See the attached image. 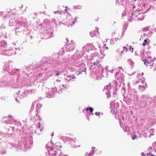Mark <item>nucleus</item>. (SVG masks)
<instances>
[{"instance_id":"f257e3e1","label":"nucleus","mask_w":156,"mask_h":156,"mask_svg":"<svg viewBox=\"0 0 156 156\" xmlns=\"http://www.w3.org/2000/svg\"><path fill=\"white\" fill-rule=\"evenodd\" d=\"M74 20V19H73L70 16H69L65 20V23L68 26H72L75 23Z\"/></svg>"},{"instance_id":"f03ea898","label":"nucleus","mask_w":156,"mask_h":156,"mask_svg":"<svg viewBox=\"0 0 156 156\" xmlns=\"http://www.w3.org/2000/svg\"><path fill=\"white\" fill-rule=\"evenodd\" d=\"M143 61L144 62V64L147 65V66H148L149 69H151L153 71H154L155 70V66H154V63H153L151 65H148V64H149L150 63L147 62L146 60H143Z\"/></svg>"},{"instance_id":"7ed1b4c3","label":"nucleus","mask_w":156,"mask_h":156,"mask_svg":"<svg viewBox=\"0 0 156 156\" xmlns=\"http://www.w3.org/2000/svg\"><path fill=\"white\" fill-rule=\"evenodd\" d=\"M98 34H99L98 31L95 30H93L90 33V34L92 37L96 36Z\"/></svg>"},{"instance_id":"20e7f679","label":"nucleus","mask_w":156,"mask_h":156,"mask_svg":"<svg viewBox=\"0 0 156 156\" xmlns=\"http://www.w3.org/2000/svg\"><path fill=\"white\" fill-rule=\"evenodd\" d=\"M137 20H142L144 19V16L143 14L141 13L139 14V15H137Z\"/></svg>"},{"instance_id":"39448f33","label":"nucleus","mask_w":156,"mask_h":156,"mask_svg":"<svg viewBox=\"0 0 156 156\" xmlns=\"http://www.w3.org/2000/svg\"><path fill=\"white\" fill-rule=\"evenodd\" d=\"M139 90H141V91L144 90L146 87H147V86L146 85V83H145V85H139Z\"/></svg>"},{"instance_id":"423d86ee","label":"nucleus","mask_w":156,"mask_h":156,"mask_svg":"<svg viewBox=\"0 0 156 156\" xmlns=\"http://www.w3.org/2000/svg\"><path fill=\"white\" fill-rule=\"evenodd\" d=\"M128 62L132 66H133L134 64V62L130 59H129L128 60Z\"/></svg>"},{"instance_id":"0eeeda50","label":"nucleus","mask_w":156,"mask_h":156,"mask_svg":"<svg viewBox=\"0 0 156 156\" xmlns=\"http://www.w3.org/2000/svg\"><path fill=\"white\" fill-rule=\"evenodd\" d=\"M85 109L87 111L89 110L90 112H92L93 111V109L91 107L87 108H86V109Z\"/></svg>"},{"instance_id":"6e6552de","label":"nucleus","mask_w":156,"mask_h":156,"mask_svg":"<svg viewBox=\"0 0 156 156\" xmlns=\"http://www.w3.org/2000/svg\"><path fill=\"white\" fill-rule=\"evenodd\" d=\"M148 156H156V151L154 154H152L151 152L149 153L148 154Z\"/></svg>"},{"instance_id":"1a4fd4ad","label":"nucleus","mask_w":156,"mask_h":156,"mask_svg":"<svg viewBox=\"0 0 156 156\" xmlns=\"http://www.w3.org/2000/svg\"><path fill=\"white\" fill-rule=\"evenodd\" d=\"M99 63V62L98 60H96L94 61V66L97 65Z\"/></svg>"},{"instance_id":"9d476101","label":"nucleus","mask_w":156,"mask_h":156,"mask_svg":"<svg viewBox=\"0 0 156 156\" xmlns=\"http://www.w3.org/2000/svg\"><path fill=\"white\" fill-rule=\"evenodd\" d=\"M148 39H145L144 40V42L142 44L144 46H145V45H146V43L147 42V41L148 40Z\"/></svg>"},{"instance_id":"9b49d317","label":"nucleus","mask_w":156,"mask_h":156,"mask_svg":"<svg viewBox=\"0 0 156 156\" xmlns=\"http://www.w3.org/2000/svg\"><path fill=\"white\" fill-rule=\"evenodd\" d=\"M129 50L132 52H133V48L132 47V46H129Z\"/></svg>"},{"instance_id":"f8f14e48","label":"nucleus","mask_w":156,"mask_h":156,"mask_svg":"<svg viewBox=\"0 0 156 156\" xmlns=\"http://www.w3.org/2000/svg\"><path fill=\"white\" fill-rule=\"evenodd\" d=\"M137 138V136L136 135H135L133 136V137H132V138L133 140H134L135 139Z\"/></svg>"},{"instance_id":"ddd939ff","label":"nucleus","mask_w":156,"mask_h":156,"mask_svg":"<svg viewBox=\"0 0 156 156\" xmlns=\"http://www.w3.org/2000/svg\"><path fill=\"white\" fill-rule=\"evenodd\" d=\"M123 48L124 49H124H125L126 50V51H128V48L126 46H124L123 47Z\"/></svg>"},{"instance_id":"4468645a","label":"nucleus","mask_w":156,"mask_h":156,"mask_svg":"<svg viewBox=\"0 0 156 156\" xmlns=\"http://www.w3.org/2000/svg\"><path fill=\"white\" fill-rule=\"evenodd\" d=\"M60 72H57V73H56V76H59V75H60Z\"/></svg>"},{"instance_id":"2eb2a0df","label":"nucleus","mask_w":156,"mask_h":156,"mask_svg":"<svg viewBox=\"0 0 156 156\" xmlns=\"http://www.w3.org/2000/svg\"><path fill=\"white\" fill-rule=\"evenodd\" d=\"M95 114L97 115H100V113H97V112H96L95 113Z\"/></svg>"},{"instance_id":"dca6fc26","label":"nucleus","mask_w":156,"mask_h":156,"mask_svg":"<svg viewBox=\"0 0 156 156\" xmlns=\"http://www.w3.org/2000/svg\"><path fill=\"white\" fill-rule=\"evenodd\" d=\"M8 117H9V119H10V118H12V116H9H9H8Z\"/></svg>"},{"instance_id":"f3484780","label":"nucleus","mask_w":156,"mask_h":156,"mask_svg":"<svg viewBox=\"0 0 156 156\" xmlns=\"http://www.w3.org/2000/svg\"><path fill=\"white\" fill-rule=\"evenodd\" d=\"M62 86L64 87H65V85H64V84H62Z\"/></svg>"},{"instance_id":"a211bd4d","label":"nucleus","mask_w":156,"mask_h":156,"mask_svg":"<svg viewBox=\"0 0 156 156\" xmlns=\"http://www.w3.org/2000/svg\"><path fill=\"white\" fill-rule=\"evenodd\" d=\"M149 41H148L147 42V44H149Z\"/></svg>"},{"instance_id":"6ab92c4d","label":"nucleus","mask_w":156,"mask_h":156,"mask_svg":"<svg viewBox=\"0 0 156 156\" xmlns=\"http://www.w3.org/2000/svg\"><path fill=\"white\" fill-rule=\"evenodd\" d=\"M106 49H108V48L107 47H106Z\"/></svg>"},{"instance_id":"aec40b11","label":"nucleus","mask_w":156,"mask_h":156,"mask_svg":"<svg viewBox=\"0 0 156 156\" xmlns=\"http://www.w3.org/2000/svg\"><path fill=\"white\" fill-rule=\"evenodd\" d=\"M41 74H40V73L39 74H38V76H40V75H41Z\"/></svg>"},{"instance_id":"412c9836","label":"nucleus","mask_w":156,"mask_h":156,"mask_svg":"<svg viewBox=\"0 0 156 156\" xmlns=\"http://www.w3.org/2000/svg\"><path fill=\"white\" fill-rule=\"evenodd\" d=\"M87 155V154H85V156H86Z\"/></svg>"},{"instance_id":"4be33fe9","label":"nucleus","mask_w":156,"mask_h":156,"mask_svg":"<svg viewBox=\"0 0 156 156\" xmlns=\"http://www.w3.org/2000/svg\"><path fill=\"white\" fill-rule=\"evenodd\" d=\"M145 35H146V34H144V36H145Z\"/></svg>"},{"instance_id":"5701e85b","label":"nucleus","mask_w":156,"mask_h":156,"mask_svg":"<svg viewBox=\"0 0 156 156\" xmlns=\"http://www.w3.org/2000/svg\"><path fill=\"white\" fill-rule=\"evenodd\" d=\"M92 66H91V67H92Z\"/></svg>"},{"instance_id":"b1692460","label":"nucleus","mask_w":156,"mask_h":156,"mask_svg":"<svg viewBox=\"0 0 156 156\" xmlns=\"http://www.w3.org/2000/svg\"><path fill=\"white\" fill-rule=\"evenodd\" d=\"M144 73H142V74H143Z\"/></svg>"}]
</instances>
